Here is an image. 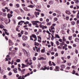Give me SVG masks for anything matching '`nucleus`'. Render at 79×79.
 <instances>
[{
  "mask_svg": "<svg viewBox=\"0 0 79 79\" xmlns=\"http://www.w3.org/2000/svg\"><path fill=\"white\" fill-rule=\"evenodd\" d=\"M22 37L23 40H27V39H28V37L25 35H23L22 36Z\"/></svg>",
  "mask_w": 79,
  "mask_h": 79,
  "instance_id": "1",
  "label": "nucleus"
},
{
  "mask_svg": "<svg viewBox=\"0 0 79 79\" xmlns=\"http://www.w3.org/2000/svg\"><path fill=\"white\" fill-rule=\"evenodd\" d=\"M9 44L10 46H11V45H13L14 44V43L12 42V41H11V40H9Z\"/></svg>",
  "mask_w": 79,
  "mask_h": 79,
  "instance_id": "2",
  "label": "nucleus"
},
{
  "mask_svg": "<svg viewBox=\"0 0 79 79\" xmlns=\"http://www.w3.org/2000/svg\"><path fill=\"white\" fill-rule=\"evenodd\" d=\"M44 67H42L40 69V70H43V71H45V70L47 69V66L46 65H45L44 66Z\"/></svg>",
  "mask_w": 79,
  "mask_h": 79,
  "instance_id": "3",
  "label": "nucleus"
},
{
  "mask_svg": "<svg viewBox=\"0 0 79 79\" xmlns=\"http://www.w3.org/2000/svg\"><path fill=\"white\" fill-rule=\"evenodd\" d=\"M18 79H24L25 78H24V75L21 76H19V77L18 78Z\"/></svg>",
  "mask_w": 79,
  "mask_h": 79,
  "instance_id": "4",
  "label": "nucleus"
},
{
  "mask_svg": "<svg viewBox=\"0 0 79 79\" xmlns=\"http://www.w3.org/2000/svg\"><path fill=\"white\" fill-rule=\"evenodd\" d=\"M65 13L66 14H67V15H70L71 14V12H70V11L68 10H67L65 11Z\"/></svg>",
  "mask_w": 79,
  "mask_h": 79,
  "instance_id": "5",
  "label": "nucleus"
},
{
  "mask_svg": "<svg viewBox=\"0 0 79 79\" xmlns=\"http://www.w3.org/2000/svg\"><path fill=\"white\" fill-rule=\"evenodd\" d=\"M54 71H60V70H59V67L58 66H56V69L54 70Z\"/></svg>",
  "mask_w": 79,
  "mask_h": 79,
  "instance_id": "6",
  "label": "nucleus"
},
{
  "mask_svg": "<svg viewBox=\"0 0 79 79\" xmlns=\"http://www.w3.org/2000/svg\"><path fill=\"white\" fill-rule=\"evenodd\" d=\"M25 71H26V69H23L21 70V73L22 75H23V74H24V73H24V72H25Z\"/></svg>",
  "mask_w": 79,
  "mask_h": 79,
  "instance_id": "7",
  "label": "nucleus"
},
{
  "mask_svg": "<svg viewBox=\"0 0 79 79\" xmlns=\"http://www.w3.org/2000/svg\"><path fill=\"white\" fill-rule=\"evenodd\" d=\"M24 53L26 56H29V54H28L27 52V51H26V50H25V52H24Z\"/></svg>",
  "mask_w": 79,
  "mask_h": 79,
  "instance_id": "8",
  "label": "nucleus"
},
{
  "mask_svg": "<svg viewBox=\"0 0 79 79\" xmlns=\"http://www.w3.org/2000/svg\"><path fill=\"white\" fill-rule=\"evenodd\" d=\"M33 38H34V39H36L37 38V36L35 35V34H32V36Z\"/></svg>",
  "mask_w": 79,
  "mask_h": 79,
  "instance_id": "9",
  "label": "nucleus"
},
{
  "mask_svg": "<svg viewBox=\"0 0 79 79\" xmlns=\"http://www.w3.org/2000/svg\"><path fill=\"white\" fill-rule=\"evenodd\" d=\"M35 45H36L37 46H39V44L38 43H37L36 42H34Z\"/></svg>",
  "mask_w": 79,
  "mask_h": 79,
  "instance_id": "10",
  "label": "nucleus"
},
{
  "mask_svg": "<svg viewBox=\"0 0 79 79\" xmlns=\"http://www.w3.org/2000/svg\"><path fill=\"white\" fill-rule=\"evenodd\" d=\"M61 68H63V69H64V68H65V65L64 64H63L62 65H61Z\"/></svg>",
  "mask_w": 79,
  "mask_h": 79,
  "instance_id": "11",
  "label": "nucleus"
},
{
  "mask_svg": "<svg viewBox=\"0 0 79 79\" xmlns=\"http://www.w3.org/2000/svg\"><path fill=\"white\" fill-rule=\"evenodd\" d=\"M51 35L52 36V37L51 38V39L52 40H54V36H53V35L52 34H51Z\"/></svg>",
  "mask_w": 79,
  "mask_h": 79,
  "instance_id": "12",
  "label": "nucleus"
},
{
  "mask_svg": "<svg viewBox=\"0 0 79 79\" xmlns=\"http://www.w3.org/2000/svg\"><path fill=\"white\" fill-rule=\"evenodd\" d=\"M71 23L73 26H74V25H75V22L74 21H72L71 22Z\"/></svg>",
  "mask_w": 79,
  "mask_h": 79,
  "instance_id": "13",
  "label": "nucleus"
},
{
  "mask_svg": "<svg viewBox=\"0 0 79 79\" xmlns=\"http://www.w3.org/2000/svg\"><path fill=\"white\" fill-rule=\"evenodd\" d=\"M7 16V17H8V18H9V19L11 18V17H10V13L8 14Z\"/></svg>",
  "mask_w": 79,
  "mask_h": 79,
  "instance_id": "14",
  "label": "nucleus"
},
{
  "mask_svg": "<svg viewBox=\"0 0 79 79\" xmlns=\"http://www.w3.org/2000/svg\"><path fill=\"white\" fill-rule=\"evenodd\" d=\"M28 7H29V8H34V6L32 5H30L29 6H28Z\"/></svg>",
  "mask_w": 79,
  "mask_h": 79,
  "instance_id": "15",
  "label": "nucleus"
},
{
  "mask_svg": "<svg viewBox=\"0 0 79 79\" xmlns=\"http://www.w3.org/2000/svg\"><path fill=\"white\" fill-rule=\"evenodd\" d=\"M55 35H56L57 38H58V39H60V37L58 35L56 34Z\"/></svg>",
  "mask_w": 79,
  "mask_h": 79,
  "instance_id": "16",
  "label": "nucleus"
},
{
  "mask_svg": "<svg viewBox=\"0 0 79 79\" xmlns=\"http://www.w3.org/2000/svg\"><path fill=\"white\" fill-rule=\"evenodd\" d=\"M5 33L6 35H10V33H9L7 32V31H5Z\"/></svg>",
  "mask_w": 79,
  "mask_h": 79,
  "instance_id": "17",
  "label": "nucleus"
},
{
  "mask_svg": "<svg viewBox=\"0 0 79 79\" xmlns=\"http://www.w3.org/2000/svg\"><path fill=\"white\" fill-rule=\"evenodd\" d=\"M20 61H21V60L20 59H17L16 61V62H17V63H19Z\"/></svg>",
  "mask_w": 79,
  "mask_h": 79,
  "instance_id": "18",
  "label": "nucleus"
},
{
  "mask_svg": "<svg viewBox=\"0 0 79 79\" xmlns=\"http://www.w3.org/2000/svg\"><path fill=\"white\" fill-rule=\"evenodd\" d=\"M27 64L25 65V67H28V66H29V62H27V63H26Z\"/></svg>",
  "mask_w": 79,
  "mask_h": 79,
  "instance_id": "19",
  "label": "nucleus"
},
{
  "mask_svg": "<svg viewBox=\"0 0 79 79\" xmlns=\"http://www.w3.org/2000/svg\"><path fill=\"white\" fill-rule=\"evenodd\" d=\"M51 23H52V22H51L49 23L48 22L47 24V26H50V24H52Z\"/></svg>",
  "mask_w": 79,
  "mask_h": 79,
  "instance_id": "20",
  "label": "nucleus"
},
{
  "mask_svg": "<svg viewBox=\"0 0 79 79\" xmlns=\"http://www.w3.org/2000/svg\"><path fill=\"white\" fill-rule=\"evenodd\" d=\"M72 73L73 74H75V73H76V71L73 70Z\"/></svg>",
  "mask_w": 79,
  "mask_h": 79,
  "instance_id": "21",
  "label": "nucleus"
},
{
  "mask_svg": "<svg viewBox=\"0 0 79 79\" xmlns=\"http://www.w3.org/2000/svg\"><path fill=\"white\" fill-rule=\"evenodd\" d=\"M79 40L78 38H76L75 39V42H77V41H79Z\"/></svg>",
  "mask_w": 79,
  "mask_h": 79,
  "instance_id": "22",
  "label": "nucleus"
},
{
  "mask_svg": "<svg viewBox=\"0 0 79 79\" xmlns=\"http://www.w3.org/2000/svg\"><path fill=\"white\" fill-rule=\"evenodd\" d=\"M18 37H21V36H22L21 35V33H18Z\"/></svg>",
  "mask_w": 79,
  "mask_h": 79,
  "instance_id": "23",
  "label": "nucleus"
},
{
  "mask_svg": "<svg viewBox=\"0 0 79 79\" xmlns=\"http://www.w3.org/2000/svg\"><path fill=\"white\" fill-rule=\"evenodd\" d=\"M4 27V26H3V25H0V28H1V29H3Z\"/></svg>",
  "mask_w": 79,
  "mask_h": 79,
  "instance_id": "24",
  "label": "nucleus"
},
{
  "mask_svg": "<svg viewBox=\"0 0 79 79\" xmlns=\"http://www.w3.org/2000/svg\"><path fill=\"white\" fill-rule=\"evenodd\" d=\"M54 20L55 21H57V20H58V18H57L56 17H55L54 19Z\"/></svg>",
  "mask_w": 79,
  "mask_h": 79,
  "instance_id": "25",
  "label": "nucleus"
},
{
  "mask_svg": "<svg viewBox=\"0 0 79 79\" xmlns=\"http://www.w3.org/2000/svg\"><path fill=\"white\" fill-rule=\"evenodd\" d=\"M36 11H38L39 12H41V10H40L38 9L37 8L35 9Z\"/></svg>",
  "mask_w": 79,
  "mask_h": 79,
  "instance_id": "26",
  "label": "nucleus"
},
{
  "mask_svg": "<svg viewBox=\"0 0 79 79\" xmlns=\"http://www.w3.org/2000/svg\"><path fill=\"white\" fill-rule=\"evenodd\" d=\"M52 2H53V1H50L48 3L49 4V5H52Z\"/></svg>",
  "mask_w": 79,
  "mask_h": 79,
  "instance_id": "27",
  "label": "nucleus"
},
{
  "mask_svg": "<svg viewBox=\"0 0 79 79\" xmlns=\"http://www.w3.org/2000/svg\"><path fill=\"white\" fill-rule=\"evenodd\" d=\"M33 22L35 23H40L39 21H33Z\"/></svg>",
  "mask_w": 79,
  "mask_h": 79,
  "instance_id": "28",
  "label": "nucleus"
},
{
  "mask_svg": "<svg viewBox=\"0 0 79 79\" xmlns=\"http://www.w3.org/2000/svg\"><path fill=\"white\" fill-rule=\"evenodd\" d=\"M40 58H41V60L42 61L44 60V57H40Z\"/></svg>",
  "mask_w": 79,
  "mask_h": 79,
  "instance_id": "29",
  "label": "nucleus"
},
{
  "mask_svg": "<svg viewBox=\"0 0 79 79\" xmlns=\"http://www.w3.org/2000/svg\"><path fill=\"white\" fill-rule=\"evenodd\" d=\"M36 60V57H34L33 58V61H35Z\"/></svg>",
  "mask_w": 79,
  "mask_h": 79,
  "instance_id": "30",
  "label": "nucleus"
},
{
  "mask_svg": "<svg viewBox=\"0 0 79 79\" xmlns=\"http://www.w3.org/2000/svg\"><path fill=\"white\" fill-rule=\"evenodd\" d=\"M20 10L21 12H23V13H24V11L21 8L19 9Z\"/></svg>",
  "mask_w": 79,
  "mask_h": 79,
  "instance_id": "31",
  "label": "nucleus"
},
{
  "mask_svg": "<svg viewBox=\"0 0 79 79\" xmlns=\"http://www.w3.org/2000/svg\"><path fill=\"white\" fill-rule=\"evenodd\" d=\"M17 19L19 20V19H22V18H21V17H20V16H19V17H18L17 18Z\"/></svg>",
  "mask_w": 79,
  "mask_h": 79,
  "instance_id": "32",
  "label": "nucleus"
},
{
  "mask_svg": "<svg viewBox=\"0 0 79 79\" xmlns=\"http://www.w3.org/2000/svg\"><path fill=\"white\" fill-rule=\"evenodd\" d=\"M45 50H44V49H42L41 51V53H44L45 52Z\"/></svg>",
  "mask_w": 79,
  "mask_h": 79,
  "instance_id": "33",
  "label": "nucleus"
},
{
  "mask_svg": "<svg viewBox=\"0 0 79 79\" xmlns=\"http://www.w3.org/2000/svg\"><path fill=\"white\" fill-rule=\"evenodd\" d=\"M61 32L62 34H63L64 35L65 34V33H64V31L63 30H61Z\"/></svg>",
  "mask_w": 79,
  "mask_h": 79,
  "instance_id": "34",
  "label": "nucleus"
},
{
  "mask_svg": "<svg viewBox=\"0 0 79 79\" xmlns=\"http://www.w3.org/2000/svg\"><path fill=\"white\" fill-rule=\"evenodd\" d=\"M22 66H23L25 68H26L25 65L24 64H22Z\"/></svg>",
  "mask_w": 79,
  "mask_h": 79,
  "instance_id": "35",
  "label": "nucleus"
},
{
  "mask_svg": "<svg viewBox=\"0 0 79 79\" xmlns=\"http://www.w3.org/2000/svg\"><path fill=\"white\" fill-rule=\"evenodd\" d=\"M0 73L1 74H3V70H0Z\"/></svg>",
  "mask_w": 79,
  "mask_h": 79,
  "instance_id": "36",
  "label": "nucleus"
},
{
  "mask_svg": "<svg viewBox=\"0 0 79 79\" xmlns=\"http://www.w3.org/2000/svg\"><path fill=\"white\" fill-rule=\"evenodd\" d=\"M5 37L6 40H8V38L7 37V36H5Z\"/></svg>",
  "mask_w": 79,
  "mask_h": 79,
  "instance_id": "37",
  "label": "nucleus"
},
{
  "mask_svg": "<svg viewBox=\"0 0 79 79\" xmlns=\"http://www.w3.org/2000/svg\"><path fill=\"white\" fill-rule=\"evenodd\" d=\"M51 44L52 46H53V45L54 44V43H53V42L51 41Z\"/></svg>",
  "mask_w": 79,
  "mask_h": 79,
  "instance_id": "38",
  "label": "nucleus"
},
{
  "mask_svg": "<svg viewBox=\"0 0 79 79\" xmlns=\"http://www.w3.org/2000/svg\"><path fill=\"white\" fill-rule=\"evenodd\" d=\"M66 20H69V17H66Z\"/></svg>",
  "mask_w": 79,
  "mask_h": 79,
  "instance_id": "39",
  "label": "nucleus"
},
{
  "mask_svg": "<svg viewBox=\"0 0 79 79\" xmlns=\"http://www.w3.org/2000/svg\"><path fill=\"white\" fill-rule=\"evenodd\" d=\"M63 40L64 42H66V40L64 39V37H63Z\"/></svg>",
  "mask_w": 79,
  "mask_h": 79,
  "instance_id": "40",
  "label": "nucleus"
},
{
  "mask_svg": "<svg viewBox=\"0 0 79 79\" xmlns=\"http://www.w3.org/2000/svg\"><path fill=\"white\" fill-rule=\"evenodd\" d=\"M52 65L53 66H56V64H55V63H54V62H52Z\"/></svg>",
  "mask_w": 79,
  "mask_h": 79,
  "instance_id": "41",
  "label": "nucleus"
},
{
  "mask_svg": "<svg viewBox=\"0 0 79 79\" xmlns=\"http://www.w3.org/2000/svg\"><path fill=\"white\" fill-rule=\"evenodd\" d=\"M69 40H72V38H71V37L69 36Z\"/></svg>",
  "mask_w": 79,
  "mask_h": 79,
  "instance_id": "42",
  "label": "nucleus"
},
{
  "mask_svg": "<svg viewBox=\"0 0 79 79\" xmlns=\"http://www.w3.org/2000/svg\"><path fill=\"white\" fill-rule=\"evenodd\" d=\"M75 53L76 54H77L78 53V51L77 49L75 50Z\"/></svg>",
  "mask_w": 79,
  "mask_h": 79,
  "instance_id": "43",
  "label": "nucleus"
},
{
  "mask_svg": "<svg viewBox=\"0 0 79 79\" xmlns=\"http://www.w3.org/2000/svg\"><path fill=\"white\" fill-rule=\"evenodd\" d=\"M66 69H68V70H69V69H71V67H67L66 68Z\"/></svg>",
  "mask_w": 79,
  "mask_h": 79,
  "instance_id": "44",
  "label": "nucleus"
},
{
  "mask_svg": "<svg viewBox=\"0 0 79 79\" xmlns=\"http://www.w3.org/2000/svg\"><path fill=\"white\" fill-rule=\"evenodd\" d=\"M10 21H11V20H10V19H9V22H8L7 23H6V24H8L10 23Z\"/></svg>",
  "mask_w": 79,
  "mask_h": 79,
  "instance_id": "45",
  "label": "nucleus"
},
{
  "mask_svg": "<svg viewBox=\"0 0 79 79\" xmlns=\"http://www.w3.org/2000/svg\"><path fill=\"white\" fill-rule=\"evenodd\" d=\"M3 30L4 31H5V32H8V30H6V29H5V28H3Z\"/></svg>",
  "mask_w": 79,
  "mask_h": 79,
  "instance_id": "46",
  "label": "nucleus"
},
{
  "mask_svg": "<svg viewBox=\"0 0 79 79\" xmlns=\"http://www.w3.org/2000/svg\"><path fill=\"white\" fill-rule=\"evenodd\" d=\"M11 75H12V73L11 72H10L9 73V75L11 76Z\"/></svg>",
  "mask_w": 79,
  "mask_h": 79,
  "instance_id": "47",
  "label": "nucleus"
},
{
  "mask_svg": "<svg viewBox=\"0 0 79 79\" xmlns=\"http://www.w3.org/2000/svg\"><path fill=\"white\" fill-rule=\"evenodd\" d=\"M30 40H33V39L32 38V36L31 35L30 36Z\"/></svg>",
  "mask_w": 79,
  "mask_h": 79,
  "instance_id": "48",
  "label": "nucleus"
},
{
  "mask_svg": "<svg viewBox=\"0 0 79 79\" xmlns=\"http://www.w3.org/2000/svg\"><path fill=\"white\" fill-rule=\"evenodd\" d=\"M68 47L70 49H71V48H72V47L71 46H69Z\"/></svg>",
  "mask_w": 79,
  "mask_h": 79,
  "instance_id": "49",
  "label": "nucleus"
},
{
  "mask_svg": "<svg viewBox=\"0 0 79 79\" xmlns=\"http://www.w3.org/2000/svg\"><path fill=\"white\" fill-rule=\"evenodd\" d=\"M14 63V61H13V60H12L11 62V65H13V64Z\"/></svg>",
  "mask_w": 79,
  "mask_h": 79,
  "instance_id": "50",
  "label": "nucleus"
},
{
  "mask_svg": "<svg viewBox=\"0 0 79 79\" xmlns=\"http://www.w3.org/2000/svg\"><path fill=\"white\" fill-rule=\"evenodd\" d=\"M24 34L25 35H27L28 34V32L27 31H25Z\"/></svg>",
  "mask_w": 79,
  "mask_h": 79,
  "instance_id": "51",
  "label": "nucleus"
},
{
  "mask_svg": "<svg viewBox=\"0 0 79 79\" xmlns=\"http://www.w3.org/2000/svg\"><path fill=\"white\" fill-rule=\"evenodd\" d=\"M69 29H68L67 30V32L68 34H69Z\"/></svg>",
  "mask_w": 79,
  "mask_h": 79,
  "instance_id": "52",
  "label": "nucleus"
},
{
  "mask_svg": "<svg viewBox=\"0 0 79 79\" xmlns=\"http://www.w3.org/2000/svg\"><path fill=\"white\" fill-rule=\"evenodd\" d=\"M13 71H14L15 73H18V71L16 72L15 69H13Z\"/></svg>",
  "mask_w": 79,
  "mask_h": 79,
  "instance_id": "53",
  "label": "nucleus"
},
{
  "mask_svg": "<svg viewBox=\"0 0 79 79\" xmlns=\"http://www.w3.org/2000/svg\"><path fill=\"white\" fill-rule=\"evenodd\" d=\"M16 6L17 7H19V4H16Z\"/></svg>",
  "mask_w": 79,
  "mask_h": 79,
  "instance_id": "54",
  "label": "nucleus"
},
{
  "mask_svg": "<svg viewBox=\"0 0 79 79\" xmlns=\"http://www.w3.org/2000/svg\"><path fill=\"white\" fill-rule=\"evenodd\" d=\"M59 41H60V42H63V40H62L61 39H59Z\"/></svg>",
  "mask_w": 79,
  "mask_h": 79,
  "instance_id": "55",
  "label": "nucleus"
},
{
  "mask_svg": "<svg viewBox=\"0 0 79 79\" xmlns=\"http://www.w3.org/2000/svg\"><path fill=\"white\" fill-rule=\"evenodd\" d=\"M6 76L4 75L3 76V78L4 79H6Z\"/></svg>",
  "mask_w": 79,
  "mask_h": 79,
  "instance_id": "56",
  "label": "nucleus"
},
{
  "mask_svg": "<svg viewBox=\"0 0 79 79\" xmlns=\"http://www.w3.org/2000/svg\"><path fill=\"white\" fill-rule=\"evenodd\" d=\"M41 16L44 17V13H41Z\"/></svg>",
  "mask_w": 79,
  "mask_h": 79,
  "instance_id": "57",
  "label": "nucleus"
},
{
  "mask_svg": "<svg viewBox=\"0 0 79 79\" xmlns=\"http://www.w3.org/2000/svg\"><path fill=\"white\" fill-rule=\"evenodd\" d=\"M73 47H76V44H73Z\"/></svg>",
  "mask_w": 79,
  "mask_h": 79,
  "instance_id": "58",
  "label": "nucleus"
},
{
  "mask_svg": "<svg viewBox=\"0 0 79 79\" xmlns=\"http://www.w3.org/2000/svg\"><path fill=\"white\" fill-rule=\"evenodd\" d=\"M7 70L8 71H10V70H11V68H10V67H8L7 68Z\"/></svg>",
  "mask_w": 79,
  "mask_h": 79,
  "instance_id": "59",
  "label": "nucleus"
},
{
  "mask_svg": "<svg viewBox=\"0 0 79 79\" xmlns=\"http://www.w3.org/2000/svg\"><path fill=\"white\" fill-rule=\"evenodd\" d=\"M73 37H76V34H74L73 35Z\"/></svg>",
  "mask_w": 79,
  "mask_h": 79,
  "instance_id": "60",
  "label": "nucleus"
},
{
  "mask_svg": "<svg viewBox=\"0 0 79 79\" xmlns=\"http://www.w3.org/2000/svg\"><path fill=\"white\" fill-rule=\"evenodd\" d=\"M27 19V20H30V18L29 17H27L26 18Z\"/></svg>",
  "mask_w": 79,
  "mask_h": 79,
  "instance_id": "61",
  "label": "nucleus"
},
{
  "mask_svg": "<svg viewBox=\"0 0 79 79\" xmlns=\"http://www.w3.org/2000/svg\"><path fill=\"white\" fill-rule=\"evenodd\" d=\"M2 10L3 11V12H6V10L5 9H2Z\"/></svg>",
  "mask_w": 79,
  "mask_h": 79,
  "instance_id": "62",
  "label": "nucleus"
},
{
  "mask_svg": "<svg viewBox=\"0 0 79 79\" xmlns=\"http://www.w3.org/2000/svg\"><path fill=\"white\" fill-rule=\"evenodd\" d=\"M9 5L10 6H13V4L12 3H10Z\"/></svg>",
  "mask_w": 79,
  "mask_h": 79,
  "instance_id": "63",
  "label": "nucleus"
},
{
  "mask_svg": "<svg viewBox=\"0 0 79 79\" xmlns=\"http://www.w3.org/2000/svg\"><path fill=\"white\" fill-rule=\"evenodd\" d=\"M46 22H49V19H46Z\"/></svg>",
  "mask_w": 79,
  "mask_h": 79,
  "instance_id": "64",
  "label": "nucleus"
}]
</instances>
